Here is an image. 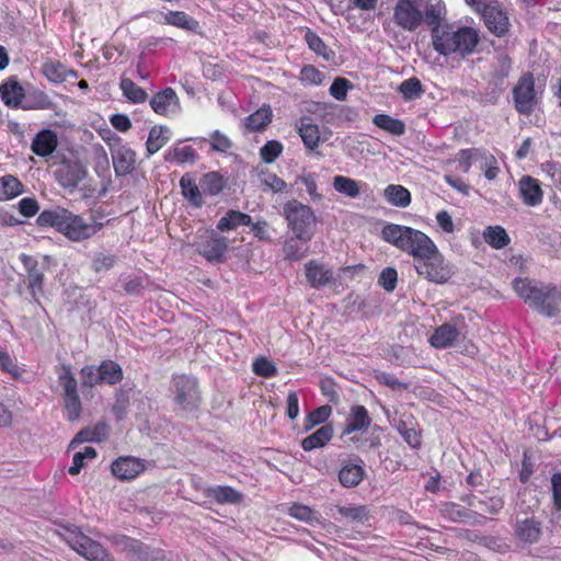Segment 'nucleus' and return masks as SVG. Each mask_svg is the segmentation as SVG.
I'll return each mask as SVG.
<instances>
[{"mask_svg":"<svg viewBox=\"0 0 561 561\" xmlns=\"http://www.w3.org/2000/svg\"><path fill=\"white\" fill-rule=\"evenodd\" d=\"M147 468L145 460L133 457L124 456L113 461L111 469L112 473L118 480H133L144 472Z\"/></svg>","mask_w":561,"mask_h":561,"instance_id":"dca6fc26","label":"nucleus"},{"mask_svg":"<svg viewBox=\"0 0 561 561\" xmlns=\"http://www.w3.org/2000/svg\"><path fill=\"white\" fill-rule=\"evenodd\" d=\"M305 37L310 49H312L318 55L323 56L327 60L330 58L327 46L317 34L308 31Z\"/></svg>","mask_w":561,"mask_h":561,"instance_id":"052dcab7","label":"nucleus"},{"mask_svg":"<svg viewBox=\"0 0 561 561\" xmlns=\"http://www.w3.org/2000/svg\"><path fill=\"white\" fill-rule=\"evenodd\" d=\"M180 186L183 196L194 206L199 207L203 204L202 193L194 179L185 174L180 180Z\"/></svg>","mask_w":561,"mask_h":561,"instance_id":"ea45409f","label":"nucleus"},{"mask_svg":"<svg viewBox=\"0 0 561 561\" xmlns=\"http://www.w3.org/2000/svg\"><path fill=\"white\" fill-rule=\"evenodd\" d=\"M288 514L293 518L300 520V522L308 523L310 525L321 523L320 514L317 511H314L310 506H307V505H304L300 503L293 504L288 508Z\"/></svg>","mask_w":561,"mask_h":561,"instance_id":"58836bf2","label":"nucleus"},{"mask_svg":"<svg viewBox=\"0 0 561 561\" xmlns=\"http://www.w3.org/2000/svg\"><path fill=\"white\" fill-rule=\"evenodd\" d=\"M21 261L23 262V265L27 272L28 289L32 294V297L37 298V295L42 294L43 291L44 273L38 267L37 261L33 257L22 254Z\"/></svg>","mask_w":561,"mask_h":561,"instance_id":"6ab92c4d","label":"nucleus"},{"mask_svg":"<svg viewBox=\"0 0 561 561\" xmlns=\"http://www.w3.org/2000/svg\"><path fill=\"white\" fill-rule=\"evenodd\" d=\"M24 193V185L21 181L11 175L0 178V202L11 201Z\"/></svg>","mask_w":561,"mask_h":561,"instance_id":"cd10ccee","label":"nucleus"},{"mask_svg":"<svg viewBox=\"0 0 561 561\" xmlns=\"http://www.w3.org/2000/svg\"><path fill=\"white\" fill-rule=\"evenodd\" d=\"M0 96L10 106H19L24 94L23 88L16 81H10L0 85Z\"/></svg>","mask_w":561,"mask_h":561,"instance_id":"4c0bfd02","label":"nucleus"},{"mask_svg":"<svg viewBox=\"0 0 561 561\" xmlns=\"http://www.w3.org/2000/svg\"><path fill=\"white\" fill-rule=\"evenodd\" d=\"M123 95L133 103H144L147 100L146 91L131 79L123 78L119 83Z\"/></svg>","mask_w":561,"mask_h":561,"instance_id":"c03bdc74","label":"nucleus"},{"mask_svg":"<svg viewBox=\"0 0 561 561\" xmlns=\"http://www.w3.org/2000/svg\"><path fill=\"white\" fill-rule=\"evenodd\" d=\"M169 159L178 163H192L196 159V152L191 146L176 147L169 153Z\"/></svg>","mask_w":561,"mask_h":561,"instance_id":"6e6d98bb","label":"nucleus"},{"mask_svg":"<svg viewBox=\"0 0 561 561\" xmlns=\"http://www.w3.org/2000/svg\"><path fill=\"white\" fill-rule=\"evenodd\" d=\"M333 426L331 424L322 425L314 433L301 440V447L305 451L325 446L333 437Z\"/></svg>","mask_w":561,"mask_h":561,"instance_id":"393cba45","label":"nucleus"},{"mask_svg":"<svg viewBox=\"0 0 561 561\" xmlns=\"http://www.w3.org/2000/svg\"><path fill=\"white\" fill-rule=\"evenodd\" d=\"M108 427L105 423H98L92 428L80 431L72 439L71 445L84 442H102L107 437Z\"/></svg>","mask_w":561,"mask_h":561,"instance_id":"e433bc0d","label":"nucleus"},{"mask_svg":"<svg viewBox=\"0 0 561 561\" xmlns=\"http://www.w3.org/2000/svg\"><path fill=\"white\" fill-rule=\"evenodd\" d=\"M371 423L368 415V411L363 405H355L351 409L346 421L345 427L342 432V436L350 435L354 432L366 430Z\"/></svg>","mask_w":561,"mask_h":561,"instance_id":"aec40b11","label":"nucleus"},{"mask_svg":"<svg viewBox=\"0 0 561 561\" xmlns=\"http://www.w3.org/2000/svg\"><path fill=\"white\" fill-rule=\"evenodd\" d=\"M516 535L525 542L533 543L538 541L541 535L539 523L530 518L517 522Z\"/></svg>","mask_w":561,"mask_h":561,"instance_id":"2f4dec72","label":"nucleus"},{"mask_svg":"<svg viewBox=\"0 0 561 561\" xmlns=\"http://www.w3.org/2000/svg\"><path fill=\"white\" fill-rule=\"evenodd\" d=\"M170 139L169 128L160 125H154L149 130L146 149L148 154L158 152Z\"/></svg>","mask_w":561,"mask_h":561,"instance_id":"c85d7f7f","label":"nucleus"},{"mask_svg":"<svg viewBox=\"0 0 561 561\" xmlns=\"http://www.w3.org/2000/svg\"><path fill=\"white\" fill-rule=\"evenodd\" d=\"M81 379L83 386L93 387L102 383L99 366L88 365L81 369Z\"/></svg>","mask_w":561,"mask_h":561,"instance_id":"4d7b16f0","label":"nucleus"},{"mask_svg":"<svg viewBox=\"0 0 561 561\" xmlns=\"http://www.w3.org/2000/svg\"><path fill=\"white\" fill-rule=\"evenodd\" d=\"M297 131L308 149L313 150L318 147L320 142V131L318 125L314 124L311 118H301Z\"/></svg>","mask_w":561,"mask_h":561,"instance_id":"a878e982","label":"nucleus"},{"mask_svg":"<svg viewBox=\"0 0 561 561\" xmlns=\"http://www.w3.org/2000/svg\"><path fill=\"white\" fill-rule=\"evenodd\" d=\"M459 334L460 333L455 325L450 323H444L434 331L430 342L431 345L435 348H446L451 346L454 342L457 341Z\"/></svg>","mask_w":561,"mask_h":561,"instance_id":"5701e85b","label":"nucleus"},{"mask_svg":"<svg viewBox=\"0 0 561 561\" xmlns=\"http://www.w3.org/2000/svg\"><path fill=\"white\" fill-rule=\"evenodd\" d=\"M337 513L341 515L342 518L346 519L351 523H365L368 520L369 513L366 506L364 505H337L336 506Z\"/></svg>","mask_w":561,"mask_h":561,"instance_id":"79ce46f5","label":"nucleus"},{"mask_svg":"<svg viewBox=\"0 0 561 561\" xmlns=\"http://www.w3.org/2000/svg\"><path fill=\"white\" fill-rule=\"evenodd\" d=\"M253 371L262 377H273L277 374V368L274 363L265 357H261L253 363Z\"/></svg>","mask_w":561,"mask_h":561,"instance_id":"bf43d9fd","label":"nucleus"},{"mask_svg":"<svg viewBox=\"0 0 561 561\" xmlns=\"http://www.w3.org/2000/svg\"><path fill=\"white\" fill-rule=\"evenodd\" d=\"M58 145L57 135L49 130L44 129L39 131L32 142V150L41 157H46L56 149Z\"/></svg>","mask_w":561,"mask_h":561,"instance_id":"b1692460","label":"nucleus"},{"mask_svg":"<svg viewBox=\"0 0 561 561\" xmlns=\"http://www.w3.org/2000/svg\"><path fill=\"white\" fill-rule=\"evenodd\" d=\"M364 476L365 470L362 465L347 462L340 469L339 480L344 488H354L363 481Z\"/></svg>","mask_w":561,"mask_h":561,"instance_id":"bb28decb","label":"nucleus"},{"mask_svg":"<svg viewBox=\"0 0 561 561\" xmlns=\"http://www.w3.org/2000/svg\"><path fill=\"white\" fill-rule=\"evenodd\" d=\"M210 144H211L213 150L219 151V152H226L231 147L230 139L226 135L221 134L218 130L214 131L210 135Z\"/></svg>","mask_w":561,"mask_h":561,"instance_id":"69168bd1","label":"nucleus"},{"mask_svg":"<svg viewBox=\"0 0 561 561\" xmlns=\"http://www.w3.org/2000/svg\"><path fill=\"white\" fill-rule=\"evenodd\" d=\"M272 116L271 107L263 106L245 117L243 125L248 131H259L272 122Z\"/></svg>","mask_w":561,"mask_h":561,"instance_id":"7c9ffc66","label":"nucleus"},{"mask_svg":"<svg viewBox=\"0 0 561 561\" xmlns=\"http://www.w3.org/2000/svg\"><path fill=\"white\" fill-rule=\"evenodd\" d=\"M486 28L495 36H504L511 26L506 10L499 1H492V4L480 15Z\"/></svg>","mask_w":561,"mask_h":561,"instance_id":"9b49d317","label":"nucleus"},{"mask_svg":"<svg viewBox=\"0 0 561 561\" xmlns=\"http://www.w3.org/2000/svg\"><path fill=\"white\" fill-rule=\"evenodd\" d=\"M37 221L42 226L55 227L65 237L75 242L93 237L103 227L102 222H87L81 216L60 207L53 210H44L39 214Z\"/></svg>","mask_w":561,"mask_h":561,"instance_id":"7ed1b4c3","label":"nucleus"},{"mask_svg":"<svg viewBox=\"0 0 561 561\" xmlns=\"http://www.w3.org/2000/svg\"><path fill=\"white\" fill-rule=\"evenodd\" d=\"M164 22L184 30H194L197 26V22L182 11H169L164 14Z\"/></svg>","mask_w":561,"mask_h":561,"instance_id":"49530a36","label":"nucleus"},{"mask_svg":"<svg viewBox=\"0 0 561 561\" xmlns=\"http://www.w3.org/2000/svg\"><path fill=\"white\" fill-rule=\"evenodd\" d=\"M514 100L519 113L528 114L535 108L537 99L531 75L528 73L520 78L514 88Z\"/></svg>","mask_w":561,"mask_h":561,"instance_id":"ddd939ff","label":"nucleus"},{"mask_svg":"<svg viewBox=\"0 0 561 561\" xmlns=\"http://www.w3.org/2000/svg\"><path fill=\"white\" fill-rule=\"evenodd\" d=\"M117 257L108 252H96L91 259V270L95 273H105L114 267Z\"/></svg>","mask_w":561,"mask_h":561,"instance_id":"a18cd8bd","label":"nucleus"},{"mask_svg":"<svg viewBox=\"0 0 561 561\" xmlns=\"http://www.w3.org/2000/svg\"><path fill=\"white\" fill-rule=\"evenodd\" d=\"M513 288L519 298L540 314L556 318L561 313V288L529 278H516Z\"/></svg>","mask_w":561,"mask_h":561,"instance_id":"f257e3e1","label":"nucleus"},{"mask_svg":"<svg viewBox=\"0 0 561 561\" xmlns=\"http://www.w3.org/2000/svg\"><path fill=\"white\" fill-rule=\"evenodd\" d=\"M306 277L312 287L320 288L333 279V272L324 265L311 261L306 264Z\"/></svg>","mask_w":561,"mask_h":561,"instance_id":"4be33fe9","label":"nucleus"},{"mask_svg":"<svg viewBox=\"0 0 561 561\" xmlns=\"http://www.w3.org/2000/svg\"><path fill=\"white\" fill-rule=\"evenodd\" d=\"M204 493L218 504H238L243 500L242 493L231 486H208L204 490Z\"/></svg>","mask_w":561,"mask_h":561,"instance_id":"412c9836","label":"nucleus"},{"mask_svg":"<svg viewBox=\"0 0 561 561\" xmlns=\"http://www.w3.org/2000/svg\"><path fill=\"white\" fill-rule=\"evenodd\" d=\"M383 196L389 204L400 208H404L411 203V194L402 185H388L383 191Z\"/></svg>","mask_w":561,"mask_h":561,"instance_id":"473e14b6","label":"nucleus"},{"mask_svg":"<svg viewBox=\"0 0 561 561\" xmlns=\"http://www.w3.org/2000/svg\"><path fill=\"white\" fill-rule=\"evenodd\" d=\"M70 547L89 561H114L110 553L96 541L83 534H75L69 539Z\"/></svg>","mask_w":561,"mask_h":561,"instance_id":"9d476101","label":"nucleus"},{"mask_svg":"<svg viewBox=\"0 0 561 561\" xmlns=\"http://www.w3.org/2000/svg\"><path fill=\"white\" fill-rule=\"evenodd\" d=\"M322 77V72L311 65L305 66L300 71L301 80L308 84H320Z\"/></svg>","mask_w":561,"mask_h":561,"instance_id":"e2e57ef3","label":"nucleus"},{"mask_svg":"<svg viewBox=\"0 0 561 561\" xmlns=\"http://www.w3.org/2000/svg\"><path fill=\"white\" fill-rule=\"evenodd\" d=\"M397 279V271L392 267H387L381 272L379 283L387 291H392L396 288Z\"/></svg>","mask_w":561,"mask_h":561,"instance_id":"0e129e2a","label":"nucleus"},{"mask_svg":"<svg viewBox=\"0 0 561 561\" xmlns=\"http://www.w3.org/2000/svg\"><path fill=\"white\" fill-rule=\"evenodd\" d=\"M373 123L380 129L393 135L401 136L405 133V125L402 121L393 118L387 114H377L373 117Z\"/></svg>","mask_w":561,"mask_h":561,"instance_id":"f704fd0d","label":"nucleus"},{"mask_svg":"<svg viewBox=\"0 0 561 561\" xmlns=\"http://www.w3.org/2000/svg\"><path fill=\"white\" fill-rule=\"evenodd\" d=\"M150 105L154 113L159 115H169L178 110L179 98L173 89L167 88L153 95L150 101Z\"/></svg>","mask_w":561,"mask_h":561,"instance_id":"a211bd4d","label":"nucleus"},{"mask_svg":"<svg viewBox=\"0 0 561 561\" xmlns=\"http://www.w3.org/2000/svg\"><path fill=\"white\" fill-rule=\"evenodd\" d=\"M104 140L111 149L115 174L123 176L131 173L136 163V152L115 134H111L107 138H104Z\"/></svg>","mask_w":561,"mask_h":561,"instance_id":"1a4fd4ad","label":"nucleus"},{"mask_svg":"<svg viewBox=\"0 0 561 561\" xmlns=\"http://www.w3.org/2000/svg\"><path fill=\"white\" fill-rule=\"evenodd\" d=\"M330 405H321L309 413L304 421V430L311 431L314 426L324 423L331 415Z\"/></svg>","mask_w":561,"mask_h":561,"instance_id":"de8ad7c7","label":"nucleus"},{"mask_svg":"<svg viewBox=\"0 0 561 561\" xmlns=\"http://www.w3.org/2000/svg\"><path fill=\"white\" fill-rule=\"evenodd\" d=\"M201 185L203 192L217 195L224 187V180L218 173L209 172L203 176Z\"/></svg>","mask_w":561,"mask_h":561,"instance_id":"8fccbe9b","label":"nucleus"},{"mask_svg":"<svg viewBox=\"0 0 561 561\" xmlns=\"http://www.w3.org/2000/svg\"><path fill=\"white\" fill-rule=\"evenodd\" d=\"M44 76L51 82H64L69 76L78 77L77 71L67 69L59 61L48 60L43 65Z\"/></svg>","mask_w":561,"mask_h":561,"instance_id":"c756f323","label":"nucleus"},{"mask_svg":"<svg viewBox=\"0 0 561 561\" xmlns=\"http://www.w3.org/2000/svg\"><path fill=\"white\" fill-rule=\"evenodd\" d=\"M333 187L336 192L351 198H356L360 194L359 182L344 175L333 178Z\"/></svg>","mask_w":561,"mask_h":561,"instance_id":"a19ab883","label":"nucleus"},{"mask_svg":"<svg viewBox=\"0 0 561 561\" xmlns=\"http://www.w3.org/2000/svg\"><path fill=\"white\" fill-rule=\"evenodd\" d=\"M284 216L287 220L288 228L293 231L296 239L308 242L313 237L316 225V216L313 210L293 199L285 204Z\"/></svg>","mask_w":561,"mask_h":561,"instance_id":"39448f33","label":"nucleus"},{"mask_svg":"<svg viewBox=\"0 0 561 561\" xmlns=\"http://www.w3.org/2000/svg\"><path fill=\"white\" fill-rule=\"evenodd\" d=\"M405 100H413L422 94V84L417 78L404 80L398 88Z\"/></svg>","mask_w":561,"mask_h":561,"instance_id":"864d4df0","label":"nucleus"},{"mask_svg":"<svg viewBox=\"0 0 561 561\" xmlns=\"http://www.w3.org/2000/svg\"><path fill=\"white\" fill-rule=\"evenodd\" d=\"M393 20L401 28L415 31L424 20L423 0H398L393 9Z\"/></svg>","mask_w":561,"mask_h":561,"instance_id":"6e6552de","label":"nucleus"},{"mask_svg":"<svg viewBox=\"0 0 561 561\" xmlns=\"http://www.w3.org/2000/svg\"><path fill=\"white\" fill-rule=\"evenodd\" d=\"M414 268L420 276L436 284H445L454 275L451 264L445 260L437 247L414 261Z\"/></svg>","mask_w":561,"mask_h":561,"instance_id":"423d86ee","label":"nucleus"},{"mask_svg":"<svg viewBox=\"0 0 561 561\" xmlns=\"http://www.w3.org/2000/svg\"><path fill=\"white\" fill-rule=\"evenodd\" d=\"M518 191L523 203L527 206H538L543 199L540 182L530 175H523L519 179Z\"/></svg>","mask_w":561,"mask_h":561,"instance_id":"f3484780","label":"nucleus"},{"mask_svg":"<svg viewBox=\"0 0 561 561\" xmlns=\"http://www.w3.org/2000/svg\"><path fill=\"white\" fill-rule=\"evenodd\" d=\"M66 416L73 422L80 417L82 405L79 394L64 397Z\"/></svg>","mask_w":561,"mask_h":561,"instance_id":"5fc2aeb1","label":"nucleus"},{"mask_svg":"<svg viewBox=\"0 0 561 561\" xmlns=\"http://www.w3.org/2000/svg\"><path fill=\"white\" fill-rule=\"evenodd\" d=\"M446 516L454 522H468L471 514L457 504H449L445 508Z\"/></svg>","mask_w":561,"mask_h":561,"instance_id":"338daca9","label":"nucleus"},{"mask_svg":"<svg viewBox=\"0 0 561 561\" xmlns=\"http://www.w3.org/2000/svg\"><path fill=\"white\" fill-rule=\"evenodd\" d=\"M59 385L64 389V397L72 396L78 393L77 380L71 373L69 366L62 365L58 371Z\"/></svg>","mask_w":561,"mask_h":561,"instance_id":"09e8293b","label":"nucleus"},{"mask_svg":"<svg viewBox=\"0 0 561 561\" xmlns=\"http://www.w3.org/2000/svg\"><path fill=\"white\" fill-rule=\"evenodd\" d=\"M127 557L133 561H165L162 550L151 549L150 547L127 537H122L121 541Z\"/></svg>","mask_w":561,"mask_h":561,"instance_id":"4468645a","label":"nucleus"},{"mask_svg":"<svg viewBox=\"0 0 561 561\" xmlns=\"http://www.w3.org/2000/svg\"><path fill=\"white\" fill-rule=\"evenodd\" d=\"M199 239L202 241L195 243L198 253L210 262L221 261L228 248L227 239L213 231H204Z\"/></svg>","mask_w":561,"mask_h":561,"instance_id":"f8f14e48","label":"nucleus"},{"mask_svg":"<svg viewBox=\"0 0 561 561\" xmlns=\"http://www.w3.org/2000/svg\"><path fill=\"white\" fill-rule=\"evenodd\" d=\"M480 42V31L471 26L455 28L454 25H435L432 32L434 49L444 56L458 54L471 55Z\"/></svg>","mask_w":561,"mask_h":561,"instance_id":"f03ea898","label":"nucleus"},{"mask_svg":"<svg viewBox=\"0 0 561 561\" xmlns=\"http://www.w3.org/2000/svg\"><path fill=\"white\" fill-rule=\"evenodd\" d=\"M382 239L398 248L399 250L411 254L414 261L421 259L436 244L421 230L411 227L388 224L381 230Z\"/></svg>","mask_w":561,"mask_h":561,"instance_id":"20e7f679","label":"nucleus"},{"mask_svg":"<svg viewBox=\"0 0 561 561\" xmlns=\"http://www.w3.org/2000/svg\"><path fill=\"white\" fill-rule=\"evenodd\" d=\"M483 239L494 249H503L511 241L506 230L501 226L486 227L483 231Z\"/></svg>","mask_w":561,"mask_h":561,"instance_id":"c9c22d12","label":"nucleus"},{"mask_svg":"<svg viewBox=\"0 0 561 561\" xmlns=\"http://www.w3.org/2000/svg\"><path fill=\"white\" fill-rule=\"evenodd\" d=\"M352 89V83L345 78H336L330 87V94L342 101L346 98L348 90Z\"/></svg>","mask_w":561,"mask_h":561,"instance_id":"13d9d810","label":"nucleus"},{"mask_svg":"<svg viewBox=\"0 0 561 561\" xmlns=\"http://www.w3.org/2000/svg\"><path fill=\"white\" fill-rule=\"evenodd\" d=\"M102 383L115 385L123 379L121 366L113 360H104L99 366Z\"/></svg>","mask_w":561,"mask_h":561,"instance_id":"37998d69","label":"nucleus"},{"mask_svg":"<svg viewBox=\"0 0 561 561\" xmlns=\"http://www.w3.org/2000/svg\"><path fill=\"white\" fill-rule=\"evenodd\" d=\"M172 398L179 410L192 412L201 402L198 385L195 378L188 376L174 377L172 382Z\"/></svg>","mask_w":561,"mask_h":561,"instance_id":"0eeeda50","label":"nucleus"},{"mask_svg":"<svg viewBox=\"0 0 561 561\" xmlns=\"http://www.w3.org/2000/svg\"><path fill=\"white\" fill-rule=\"evenodd\" d=\"M259 181L264 186L265 190L271 191L273 193L282 192L286 187V183L284 180L268 171L261 172L259 174Z\"/></svg>","mask_w":561,"mask_h":561,"instance_id":"603ef678","label":"nucleus"},{"mask_svg":"<svg viewBox=\"0 0 561 561\" xmlns=\"http://www.w3.org/2000/svg\"><path fill=\"white\" fill-rule=\"evenodd\" d=\"M251 221L252 219L249 215L238 210H229L218 221L217 229L220 231H229L236 229L239 226H249L251 225Z\"/></svg>","mask_w":561,"mask_h":561,"instance_id":"72a5a7b5","label":"nucleus"},{"mask_svg":"<svg viewBox=\"0 0 561 561\" xmlns=\"http://www.w3.org/2000/svg\"><path fill=\"white\" fill-rule=\"evenodd\" d=\"M284 146L278 140H268L261 149L260 157L265 163H273L283 152Z\"/></svg>","mask_w":561,"mask_h":561,"instance_id":"3c124183","label":"nucleus"},{"mask_svg":"<svg viewBox=\"0 0 561 561\" xmlns=\"http://www.w3.org/2000/svg\"><path fill=\"white\" fill-rule=\"evenodd\" d=\"M58 183L65 188H76L88 175L85 167L79 161L62 163L55 172Z\"/></svg>","mask_w":561,"mask_h":561,"instance_id":"2eb2a0df","label":"nucleus"},{"mask_svg":"<svg viewBox=\"0 0 561 561\" xmlns=\"http://www.w3.org/2000/svg\"><path fill=\"white\" fill-rule=\"evenodd\" d=\"M39 210L37 201L33 197H24L19 202V211L24 217H32Z\"/></svg>","mask_w":561,"mask_h":561,"instance_id":"774afa93","label":"nucleus"},{"mask_svg":"<svg viewBox=\"0 0 561 561\" xmlns=\"http://www.w3.org/2000/svg\"><path fill=\"white\" fill-rule=\"evenodd\" d=\"M0 366L14 378H20L23 370L12 360L8 352L0 350Z\"/></svg>","mask_w":561,"mask_h":561,"instance_id":"680f3d73","label":"nucleus"}]
</instances>
